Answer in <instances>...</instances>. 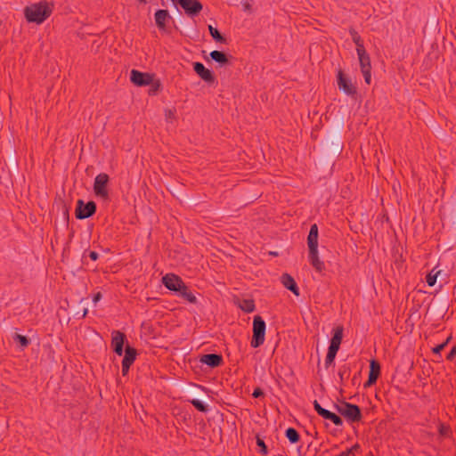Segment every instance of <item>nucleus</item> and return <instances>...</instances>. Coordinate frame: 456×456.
<instances>
[{
    "instance_id": "nucleus-1",
    "label": "nucleus",
    "mask_w": 456,
    "mask_h": 456,
    "mask_svg": "<svg viewBox=\"0 0 456 456\" xmlns=\"http://www.w3.org/2000/svg\"><path fill=\"white\" fill-rule=\"evenodd\" d=\"M53 11V4L47 1H40L24 8V15L28 22L42 24L47 20Z\"/></svg>"
},
{
    "instance_id": "nucleus-2",
    "label": "nucleus",
    "mask_w": 456,
    "mask_h": 456,
    "mask_svg": "<svg viewBox=\"0 0 456 456\" xmlns=\"http://www.w3.org/2000/svg\"><path fill=\"white\" fill-rule=\"evenodd\" d=\"M307 246L309 248V262L316 272L322 273L324 268V263L320 259L318 254V226L316 224L311 225L307 236Z\"/></svg>"
},
{
    "instance_id": "nucleus-3",
    "label": "nucleus",
    "mask_w": 456,
    "mask_h": 456,
    "mask_svg": "<svg viewBox=\"0 0 456 456\" xmlns=\"http://www.w3.org/2000/svg\"><path fill=\"white\" fill-rule=\"evenodd\" d=\"M265 322L261 316L256 315L253 320V336L250 342L252 347L256 348L264 344L265 335Z\"/></svg>"
},
{
    "instance_id": "nucleus-4",
    "label": "nucleus",
    "mask_w": 456,
    "mask_h": 456,
    "mask_svg": "<svg viewBox=\"0 0 456 456\" xmlns=\"http://www.w3.org/2000/svg\"><path fill=\"white\" fill-rule=\"evenodd\" d=\"M338 412L343 415L348 421L358 422L362 419L360 408L346 402H343L338 406Z\"/></svg>"
},
{
    "instance_id": "nucleus-5",
    "label": "nucleus",
    "mask_w": 456,
    "mask_h": 456,
    "mask_svg": "<svg viewBox=\"0 0 456 456\" xmlns=\"http://www.w3.org/2000/svg\"><path fill=\"white\" fill-rule=\"evenodd\" d=\"M109 180H110V177L105 173H101V174L97 175L96 177L94 178V192L97 197H99L102 200L109 199V191L107 188Z\"/></svg>"
},
{
    "instance_id": "nucleus-6",
    "label": "nucleus",
    "mask_w": 456,
    "mask_h": 456,
    "mask_svg": "<svg viewBox=\"0 0 456 456\" xmlns=\"http://www.w3.org/2000/svg\"><path fill=\"white\" fill-rule=\"evenodd\" d=\"M356 53L364 81L366 84L370 85L371 82V63L370 55L367 53L365 49H357Z\"/></svg>"
},
{
    "instance_id": "nucleus-7",
    "label": "nucleus",
    "mask_w": 456,
    "mask_h": 456,
    "mask_svg": "<svg viewBox=\"0 0 456 456\" xmlns=\"http://www.w3.org/2000/svg\"><path fill=\"white\" fill-rule=\"evenodd\" d=\"M96 211V204L94 201H88L86 204L82 200H78L76 208V217L77 219H86L92 216Z\"/></svg>"
},
{
    "instance_id": "nucleus-8",
    "label": "nucleus",
    "mask_w": 456,
    "mask_h": 456,
    "mask_svg": "<svg viewBox=\"0 0 456 456\" xmlns=\"http://www.w3.org/2000/svg\"><path fill=\"white\" fill-rule=\"evenodd\" d=\"M337 82L338 89L343 91L346 94L354 96L356 94V88L352 84L351 80L346 77L343 70L339 69L337 74Z\"/></svg>"
},
{
    "instance_id": "nucleus-9",
    "label": "nucleus",
    "mask_w": 456,
    "mask_h": 456,
    "mask_svg": "<svg viewBox=\"0 0 456 456\" xmlns=\"http://www.w3.org/2000/svg\"><path fill=\"white\" fill-rule=\"evenodd\" d=\"M164 286L174 292L180 291L181 287L184 284L181 277L175 273H167L162 277Z\"/></svg>"
},
{
    "instance_id": "nucleus-10",
    "label": "nucleus",
    "mask_w": 456,
    "mask_h": 456,
    "mask_svg": "<svg viewBox=\"0 0 456 456\" xmlns=\"http://www.w3.org/2000/svg\"><path fill=\"white\" fill-rule=\"evenodd\" d=\"M130 80L133 84L137 86H145L151 84L153 80V75L150 73L141 72L136 69H132Z\"/></svg>"
},
{
    "instance_id": "nucleus-11",
    "label": "nucleus",
    "mask_w": 456,
    "mask_h": 456,
    "mask_svg": "<svg viewBox=\"0 0 456 456\" xmlns=\"http://www.w3.org/2000/svg\"><path fill=\"white\" fill-rule=\"evenodd\" d=\"M137 355V351L135 348L130 346L127 345L125 348V355L122 360V374L123 376H126L131 365L134 362Z\"/></svg>"
},
{
    "instance_id": "nucleus-12",
    "label": "nucleus",
    "mask_w": 456,
    "mask_h": 456,
    "mask_svg": "<svg viewBox=\"0 0 456 456\" xmlns=\"http://www.w3.org/2000/svg\"><path fill=\"white\" fill-rule=\"evenodd\" d=\"M126 340V335L119 330H113L111 332V342L110 346L118 355L121 356L124 353V343Z\"/></svg>"
},
{
    "instance_id": "nucleus-13",
    "label": "nucleus",
    "mask_w": 456,
    "mask_h": 456,
    "mask_svg": "<svg viewBox=\"0 0 456 456\" xmlns=\"http://www.w3.org/2000/svg\"><path fill=\"white\" fill-rule=\"evenodd\" d=\"M184 12L191 16L197 15L202 11V4L199 0H178Z\"/></svg>"
},
{
    "instance_id": "nucleus-14",
    "label": "nucleus",
    "mask_w": 456,
    "mask_h": 456,
    "mask_svg": "<svg viewBox=\"0 0 456 456\" xmlns=\"http://www.w3.org/2000/svg\"><path fill=\"white\" fill-rule=\"evenodd\" d=\"M193 69L198 74V76L208 84H213L215 82V76L211 70L205 68V66L201 62H194Z\"/></svg>"
},
{
    "instance_id": "nucleus-15",
    "label": "nucleus",
    "mask_w": 456,
    "mask_h": 456,
    "mask_svg": "<svg viewBox=\"0 0 456 456\" xmlns=\"http://www.w3.org/2000/svg\"><path fill=\"white\" fill-rule=\"evenodd\" d=\"M380 375V364L376 360H371L370 362V373L369 378L366 383L364 384L365 387H370L376 383L378 378Z\"/></svg>"
},
{
    "instance_id": "nucleus-16",
    "label": "nucleus",
    "mask_w": 456,
    "mask_h": 456,
    "mask_svg": "<svg viewBox=\"0 0 456 456\" xmlns=\"http://www.w3.org/2000/svg\"><path fill=\"white\" fill-rule=\"evenodd\" d=\"M154 18H155V23H156L157 27L159 28V29H160V30H165L167 21L171 20V16L169 15L168 11L163 10V9L158 10L154 14Z\"/></svg>"
},
{
    "instance_id": "nucleus-17",
    "label": "nucleus",
    "mask_w": 456,
    "mask_h": 456,
    "mask_svg": "<svg viewBox=\"0 0 456 456\" xmlns=\"http://www.w3.org/2000/svg\"><path fill=\"white\" fill-rule=\"evenodd\" d=\"M200 362L215 368L222 364L223 357L216 354H203L200 358Z\"/></svg>"
},
{
    "instance_id": "nucleus-18",
    "label": "nucleus",
    "mask_w": 456,
    "mask_h": 456,
    "mask_svg": "<svg viewBox=\"0 0 456 456\" xmlns=\"http://www.w3.org/2000/svg\"><path fill=\"white\" fill-rule=\"evenodd\" d=\"M281 281L282 285L289 290H290L294 295L299 296L298 287L294 280V278L288 274L283 273L281 277Z\"/></svg>"
},
{
    "instance_id": "nucleus-19",
    "label": "nucleus",
    "mask_w": 456,
    "mask_h": 456,
    "mask_svg": "<svg viewBox=\"0 0 456 456\" xmlns=\"http://www.w3.org/2000/svg\"><path fill=\"white\" fill-rule=\"evenodd\" d=\"M343 331L344 328L343 326L339 325L334 328L333 330V336L330 340V344L329 347H333L335 349L339 350L340 344L343 338Z\"/></svg>"
},
{
    "instance_id": "nucleus-20",
    "label": "nucleus",
    "mask_w": 456,
    "mask_h": 456,
    "mask_svg": "<svg viewBox=\"0 0 456 456\" xmlns=\"http://www.w3.org/2000/svg\"><path fill=\"white\" fill-rule=\"evenodd\" d=\"M178 295L183 297L184 300L188 301L191 304L197 303V297L193 295V293L189 289V288L184 283L180 291H177Z\"/></svg>"
},
{
    "instance_id": "nucleus-21",
    "label": "nucleus",
    "mask_w": 456,
    "mask_h": 456,
    "mask_svg": "<svg viewBox=\"0 0 456 456\" xmlns=\"http://www.w3.org/2000/svg\"><path fill=\"white\" fill-rule=\"evenodd\" d=\"M349 33H350V36L352 37V40L354 41V43L356 45V50L357 49H361V50L365 49V47L363 45V41H362L361 36L358 34V32L354 28H351L349 29Z\"/></svg>"
},
{
    "instance_id": "nucleus-22",
    "label": "nucleus",
    "mask_w": 456,
    "mask_h": 456,
    "mask_svg": "<svg viewBox=\"0 0 456 456\" xmlns=\"http://www.w3.org/2000/svg\"><path fill=\"white\" fill-rule=\"evenodd\" d=\"M239 307L245 313H252L255 311V303L252 299H243Z\"/></svg>"
},
{
    "instance_id": "nucleus-23",
    "label": "nucleus",
    "mask_w": 456,
    "mask_h": 456,
    "mask_svg": "<svg viewBox=\"0 0 456 456\" xmlns=\"http://www.w3.org/2000/svg\"><path fill=\"white\" fill-rule=\"evenodd\" d=\"M210 57L213 61L218 62V63H221V64H224V63H227L228 62V59L226 57V55L223 53V52H220V51H212L210 53Z\"/></svg>"
},
{
    "instance_id": "nucleus-24",
    "label": "nucleus",
    "mask_w": 456,
    "mask_h": 456,
    "mask_svg": "<svg viewBox=\"0 0 456 456\" xmlns=\"http://www.w3.org/2000/svg\"><path fill=\"white\" fill-rule=\"evenodd\" d=\"M285 435L289 441L292 444H296L299 441V434L294 428H289L286 430Z\"/></svg>"
},
{
    "instance_id": "nucleus-25",
    "label": "nucleus",
    "mask_w": 456,
    "mask_h": 456,
    "mask_svg": "<svg viewBox=\"0 0 456 456\" xmlns=\"http://www.w3.org/2000/svg\"><path fill=\"white\" fill-rule=\"evenodd\" d=\"M338 349H335L333 347H329L328 353L325 358V365L328 368L333 362L336 357V354L338 353Z\"/></svg>"
},
{
    "instance_id": "nucleus-26",
    "label": "nucleus",
    "mask_w": 456,
    "mask_h": 456,
    "mask_svg": "<svg viewBox=\"0 0 456 456\" xmlns=\"http://www.w3.org/2000/svg\"><path fill=\"white\" fill-rule=\"evenodd\" d=\"M208 30H209V33L211 35V37L217 42H224L225 39L224 37L220 34V32L218 31L217 28H214L213 26L209 25L208 26Z\"/></svg>"
},
{
    "instance_id": "nucleus-27",
    "label": "nucleus",
    "mask_w": 456,
    "mask_h": 456,
    "mask_svg": "<svg viewBox=\"0 0 456 456\" xmlns=\"http://www.w3.org/2000/svg\"><path fill=\"white\" fill-rule=\"evenodd\" d=\"M440 273V271L435 272V269H433L427 276H426V281L428 286L432 287L436 282L437 275Z\"/></svg>"
},
{
    "instance_id": "nucleus-28",
    "label": "nucleus",
    "mask_w": 456,
    "mask_h": 456,
    "mask_svg": "<svg viewBox=\"0 0 456 456\" xmlns=\"http://www.w3.org/2000/svg\"><path fill=\"white\" fill-rule=\"evenodd\" d=\"M190 403L199 411L201 412L208 411V407L199 399H191L190 400Z\"/></svg>"
},
{
    "instance_id": "nucleus-29",
    "label": "nucleus",
    "mask_w": 456,
    "mask_h": 456,
    "mask_svg": "<svg viewBox=\"0 0 456 456\" xmlns=\"http://www.w3.org/2000/svg\"><path fill=\"white\" fill-rule=\"evenodd\" d=\"M256 445L260 448L259 452L262 455H267L268 450L267 447L262 438H260L258 436L256 437Z\"/></svg>"
},
{
    "instance_id": "nucleus-30",
    "label": "nucleus",
    "mask_w": 456,
    "mask_h": 456,
    "mask_svg": "<svg viewBox=\"0 0 456 456\" xmlns=\"http://www.w3.org/2000/svg\"><path fill=\"white\" fill-rule=\"evenodd\" d=\"M14 340L18 341L22 347H27L29 345V339L23 335L15 334Z\"/></svg>"
},
{
    "instance_id": "nucleus-31",
    "label": "nucleus",
    "mask_w": 456,
    "mask_h": 456,
    "mask_svg": "<svg viewBox=\"0 0 456 456\" xmlns=\"http://www.w3.org/2000/svg\"><path fill=\"white\" fill-rule=\"evenodd\" d=\"M360 446L358 444H354L339 453L338 456H355V452H357Z\"/></svg>"
},
{
    "instance_id": "nucleus-32",
    "label": "nucleus",
    "mask_w": 456,
    "mask_h": 456,
    "mask_svg": "<svg viewBox=\"0 0 456 456\" xmlns=\"http://www.w3.org/2000/svg\"><path fill=\"white\" fill-rule=\"evenodd\" d=\"M150 86H151V88H150L149 94H155L159 90L161 85H160L159 80H157V81L152 80V82Z\"/></svg>"
},
{
    "instance_id": "nucleus-33",
    "label": "nucleus",
    "mask_w": 456,
    "mask_h": 456,
    "mask_svg": "<svg viewBox=\"0 0 456 456\" xmlns=\"http://www.w3.org/2000/svg\"><path fill=\"white\" fill-rule=\"evenodd\" d=\"M329 420H330L336 426H341L343 424V421H342L341 418L338 415H337V414H335L333 412L330 415Z\"/></svg>"
},
{
    "instance_id": "nucleus-34",
    "label": "nucleus",
    "mask_w": 456,
    "mask_h": 456,
    "mask_svg": "<svg viewBox=\"0 0 456 456\" xmlns=\"http://www.w3.org/2000/svg\"><path fill=\"white\" fill-rule=\"evenodd\" d=\"M449 341V338H447V340L440 345H437L436 347L433 348V353L434 354H439L447 345Z\"/></svg>"
},
{
    "instance_id": "nucleus-35",
    "label": "nucleus",
    "mask_w": 456,
    "mask_h": 456,
    "mask_svg": "<svg viewBox=\"0 0 456 456\" xmlns=\"http://www.w3.org/2000/svg\"><path fill=\"white\" fill-rule=\"evenodd\" d=\"M455 356H456V345L451 349V351L448 354L446 359L448 361H452Z\"/></svg>"
},
{
    "instance_id": "nucleus-36",
    "label": "nucleus",
    "mask_w": 456,
    "mask_h": 456,
    "mask_svg": "<svg viewBox=\"0 0 456 456\" xmlns=\"http://www.w3.org/2000/svg\"><path fill=\"white\" fill-rule=\"evenodd\" d=\"M252 395H253V397L257 398V397L264 395V392L262 391L261 388L257 387L253 391Z\"/></svg>"
},
{
    "instance_id": "nucleus-37",
    "label": "nucleus",
    "mask_w": 456,
    "mask_h": 456,
    "mask_svg": "<svg viewBox=\"0 0 456 456\" xmlns=\"http://www.w3.org/2000/svg\"><path fill=\"white\" fill-rule=\"evenodd\" d=\"M89 257L93 260V261H96L99 257V254L95 251H90L89 253Z\"/></svg>"
},
{
    "instance_id": "nucleus-38",
    "label": "nucleus",
    "mask_w": 456,
    "mask_h": 456,
    "mask_svg": "<svg viewBox=\"0 0 456 456\" xmlns=\"http://www.w3.org/2000/svg\"><path fill=\"white\" fill-rule=\"evenodd\" d=\"M314 407L318 414L320 413L321 409H322V407L320 405V403L316 400L314 401Z\"/></svg>"
},
{
    "instance_id": "nucleus-39",
    "label": "nucleus",
    "mask_w": 456,
    "mask_h": 456,
    "mask_svg": "<svg viewBox=\"0 0 456 456\" xmlns=\"http://www.w3.org/2000/svg\"><path fill=\"white\" fill-rule=\"evenodd\" d=\"M102 298V294L101 292H97L94 296V298H93V301L94 304H97V302H99Z\"/></svg>"
},
{
    "instance_id": "nucleus-40",
    "label": "nucleus",
    "mask_w": 456,
    "mask_h": 456,
    "mask_svg": "<svg viewBox=\"0 0 456 456\" xmlns=\"http://www.w3.org/2000/svg\"><path fill=\"white\" fill-rule=\"evenodd\" d=\"M331 414H332V412H331V411H327L324 413V415H322V417L323 419H329Z\"/></svg>"
},
{
    "instance_id": "nucleus-41",
    "label": "nucleus",
    "mask_w": 456,
    "mask_h": 456,
    "mask_svg": "<svg viewBox=\"0 0 456 456\" xmlns=\"http://www.w3.org/2000/svg\"><path fill=\"white\" fill-rule=\"evenodd\" d=\"M327 411H328V410H326V409H324V408L321 409V411H320L319 415H320V416L324 415V413H325Z\"/></svg>"
},
{
    "instance_id": "nucleus-42",
    "label": "nucleus",
    "mask_w": 456,
    "mask_h": 456,
    "mask_svg": "<svg viewBox=\"0 0 456 456\" xmlns=\"http://www.w3.org/2000/svg\"><path fill=\"white\" fill-rule=\"evenodd\" d=\"M339 376H340V378H341V379H343L344 374H343V372H342V371H339Z\"/></svg>"
},
{
    "instance_id": "nucleus-43",
    "label": "nucleus",
    "mask_w": 456,
    "mask_h": 456,
    "mask_svg": "<svg viewBox=\"0 0 456 456\" xmlns=\"http://www.w3.org/2000/svg\"><path fill=\"white\" fill-rule=\"evenodd\" d=\"M86 314H87V309H85V311H84V314H83V315H84V316H86Z\"/></svg>"
},
{
    "instance_id": "nucleus-44",
    "label": "nucleus",
    "mask_w": 456,
    "mask_h": 456,
    "mask_svg": "<svg viewBox=\"0 0 456 456\" xmlns=\"http://www.w3.org/2000/svg\"><path fill=\"white\" fill-rule=\"evenodd\" d=\"M141 3H146V0H138Z\"/></svg>"
},
{
    "instance_id": "nucleus-45",
    "label": "nucleus",
    "mask_w": 456,
    "mask_h": 456,
    "mask_svg": "<svg viewBox=\"0 0 456 456\" xmlns=\"http://www.w3.org/2000/svg\"><path fill=\"white\" fill-rule=\"evenodd\" d=\"M245 9H249V5H248V4H246V5H245Z\"/></svg>"
},
{
    "instance_id": "nucleus-46",
    "label": "nucleus",
    "mask_w": 456,
    "mask_h": 456,
    "mask_svg": "<svg viewBox=\"0 0 456 456\" xmlns=\"http://www.w3.org/2000/svg\"><path fill=\"white\" fill-rule=\"evenodd\" d=\"M172 2H173V3H175V2H176V0H172Z\"/></svg>"
}]
</instances>
